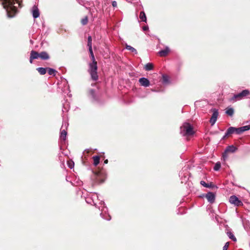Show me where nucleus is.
Returning <instances> with one entry per match:
<instances>
[{
	"label": "nucleus",
	"mask_w": 250,
	"mask_h": 250,
	"mask_svg": "<svg viewBox=\"0 0 250 250\" xmlns=\"http://www.w3.org/2000/svg\"><path fill=\"white\" fill-rule=\"evenodd\" d=\"M88 22L87 17H85L81 20V23L83 25H86Z\"/></svg>",
	"instance_id": "nucleus-28"
},
{
	"label": "nucleus",
	"mask_w": 250,
	"mask_h": 250,
	"mask_svg": "<svg viewBox=\"0 0 250 250\" xmlns=\"http://www.w3.org/2000/svg\"><path fill=\"white\" fill-rule=\"evenodd\" d=\"M66 124L65 123L64 127V124H63L61 129V133H60V140L63 141H65L66 139L67 136V131L66 130Z\"/></svg>",
	"instance_id": "nucleus-7"
},
{
	"label": "nucleus",
	"mask_w": 250,
	"mask_h": 250,
	"mask_svg": "<svg viewBox=\"0 0 250 250\" xmlns=\"http://www.w3.org/2000/svg\"><path fill=\"white\" fill-rule=\"evenodd\" d=\"M206 197L208 201L210 203H213L215 201V196L214 193L213 192H208L206 195Z\"/></svg>",
	"instance_id": "nucleus-10"
},
{
	"label": "nucleus",
	"mask_w": 250,
	"mask_h": 250,
	"mask_svg": "<svg viewBox=\"0 0 250 250\" xmlns=\"http://www.w3.org/2000/svg\"><path fill=\"white\" fill-rule=\"evenodd\" d=\"M101 216H102V218H103L104 219L106 220H110L111 219L110 216L109 215H108V214L105 213V215H104V213L102 212L101 213Z\"/></svg>",
	"instance_id": "nucleus-26"
},
{
	"label": "nucleus",
	"mask_w": 250,
	"mask_h": 250,
	"mask_svg": "<svg viewBox=\"0 0 250 250\" xmlns=\"http://www.w3.org/2000/svg\"><path fill=\"white\" fill-rule=\"evenodd\" d=\"M240 134H242L246 131L249 130L250 129V125H247L239 127Z\"/></svg>",
	"instance_id": "nucleus-14"
},
{
	"label": "nucleus",
	"mask_w": 250,
	"mask_h": 250,
	"mask_svg": "<svg viewBox=\"0 0 250 250\" xmlns=\"http://www.w3.org/2000/svg\"><path fill=\"white\" fill-rule=\"evenodd\" d=\"M9 17H13L18 12V7H21L22 0H0Z\"/></svg>",
	"instance_id": "nucleus-1"
},
{
	"label": "nucleus",
	"mask_w": 250,
	"mask_h": 250,
	"mask_svg": "<svg viewBox=\"0 0 250 250\" xmlns=\"http://www.w3.org/2000/svg\"><path fill=\"white\" fill-rule=\"evenodd\" d=\"M88 51L92 62L89 63V69L88 71L91 76L92 80L96 81L98 79V75L97 74V62L96 61L92 48H89Z\"/></svg>",
	"instance_id": "nucleus-2"
},
{
	"label": "nucleus",
	"mask_w": 250,
	"mask_h": 250,
	"mask_svg": "<svg viewBox=\"0 0 250 250\" xmlns=\"http://www.w3.org/2000/svg\"><path fill=\"white\" fill-rule=\"evenodd\" d=\"M229 246V242H227L224 246L223 247V250H228V247Z\"/></svg>",
	"instance_id": "nucleus-31"
},
{
	"label": "nucleus",
	"mask_w": 250,
	"mask_h": 250,
	"mask_svg": "<svg viewBox=\"0 0 250 250\" xmlns=\"http://www.w3.org/2000/svg\"><path fill=\"white\" fill-rule=\"evenodd\" d=\"M40 58L43 60H46L49 59V56L48 53L45 51H43L39 53Z\"/></svg>",
	"instance_id": "nucleus-12"
},
{
	"label": "nucleus",
	"mask_w": 250,
	"mask_h": 250,
	"mask_svg": "<svg viewBox=\"0 0 250 250\" xmlns=\"http://www.w3.org/2000/svg\"><path fill=\"white\" fill-rule=\"evenodd\" d=\"M32 15L34 18H37L40 16L39 10L38 7L34 5L32 9Z\"/></svg>",
	"instance_id": "nucleus-11"
},
{
	"label": "nucleus",
	"mask_w": 250,
	"mask_h": 250,
	"mask_svg": "<svg viewBox=\"0 0 250 250\" xmlns=\"http://www.w3.org/2000/svg\"><path fill=\"white\" fill-rule=\"evenodd\" d=\"M163 81L165 83H167L168 81V77L167 76H163Z\"/></svg>",
	"instance_id": "nucleus-32"
},
{
	"label": "nucleus",
	"mask_w": 250,
	"mask_h": 250,
	"mask_svg": "<svg viewBox=\"0 0 250 250\" xmlns=\"http://www.w3.org/2000/svg\"><path fill=\"white\" fill-rule=\"evenodd\" d=\"M139 82L142 86L145 87H147L150 84V82L149 80L147 79L144 77L140 78L139 80Z\"/></svg>",
	"instance_id": "nucleus-9"
},
{
	"label": "nucleus",
	"mask_w": 250,
	"mask_h": 250,
	"mask_svg": "<svg viewBox=\"0 0 250 250\" xmlns=\"http://www.w3.org/2000/svg\"><path fill=\"white\" fill-rule=\"evenodd\" d=\"M148 29V27L147 26H144L143 27V29L144 31H146Z\"/></svg>",
	"instance_id": "nucleus-34"
},
{
	"label": "nucleus",
	"mask_w": 250,
	"mask_h": 250,
	"mask_svg": "<svg viewBox=\"0 0 250 250\" xmlns=\"http://www.w3.org/2000/svg\"><path fill=\"white\" fill-rule=\"evenodd\" d=\"M125 48L129 51H130L131 52L134 53L135 54H137V51L136 49H135L134 47L131 46L130 45L126 44Z\"/></svg>",
	"instance_id": "nucleus-18"
},
{
	"label": "nucleus",
	"mask_w": 250,
	"mask_h": 250,
	"mask_svg": "<svg viewBox=\"0 0 250 250\" xmlns=\"http://www.w3.org/2000/svg\"><path fill=\"white\" fill-rule=\"evenodd\" d=\"M47 70L49 75L55 76L57 71L54 69L47 67Z\"/></svg>",
	"instance_id": "nucleus-16"
},
{
	"label": "nucleus",
	"mask_w": 250,
	"mask_h": 250,
	"mask_svg": "<svg viewBox=\"0 0 250 250\" xmlns=\"http://www.w3.org/2000/svg\"><path fill=\"white\" fill-rule=\"evenodd\" d=\"M169 51V48L167 47L165 49L161 50L159 52V54L161 57L166 56Z\"/></svg>",
	"instance_id": "nucleus-13"
},
{
	"label": "nucleus",
	"mask_w": 250,
	"mask_h": 250,
	"mask_svg": "<svg viewBox=\"0 0 250 250\" xmlns=\"http://www.w3.org/2000/svg\"><path fill=\"white\" fill-rule=\"evenodd\" d=\"M220 167H221V164L219 162H218L215 165L213 169L214 170L217 171L220 168Z\"/></svg>",
	"instance_id": "nucleus-27"
},
{
	"label": "nucleus",
	"mask_w": 250,
	"mask_h": 250,
	"mask_svg": "<svg viewBox=\"0 0 250 250\" xmlns=\"http://www.w3.org/2000/svg\"><path fill=\"white\" fill-rule=\"evenodd\" d=\"M37 70L40 74L44 75L46 73L47 68L38 67Z\"/></svg>",
	"instance_id": "nucleus-17"
},
{
	"label": "nucleus",
	"mask_w": 250,
	"mask_h": 250,
	"mask_svg": "<svg viewBox=\"0 0 250 250\" xmlns=\"http://www.w3.org/2000/svg\"><path fill=\"white\" fill-rule=\"evenodd\" d=\"M87 46L89 48H92V37L90 36L88 37L87 39Z\"/></svg>",
	"instance_id": "nucleus-25"
},
{
	"label": "nucleus",
	"mask_w": 250,
	"mask_h": 250,
	"mask_svg": "<svg viewBox=\"0 0 250 250\" xmlns=\"http://www.w3.org/2000/svg\"><path fill=\"white\" fill-rule=\"evenodd\" d=\"M93 164L94 166H97L100 162V157L98 156H94L93 157Z\"/></svg>",
	"instance_id": "nucleus-22"
},
{
	"label": "nucleus",
	"mask_w": 250,
	"mask_h": 250,
	"mask_svg": "<svg viewBox=\"0 0 250 250\" xmlns=\"http://www.w3.org/2000/svg\"><path fill=\"white\" fill-rule=\"evenodd\" d=\"M226 113L230 116H232L234 114V110L232 108H227Z\"/></svg>",
	"instance_id": "nucleus-24"
},
{
	"label": "nucleus",
	"mask_w": 250,
	"mask_h": 250,
	"mask_svg": "<svg viewBox=\"0 0 250 250\" xmlns=\"http://www.w3.org/2000/svg\"><path fill=\"white\" fill-rule=\"evenodd\" d=\"M33 60H34L33 59H31V57L30 56V62L31 63H32L33 62Z\"/></svg>",
	"instance_id": "nucleus-35"
},
{
	"label": "nucleus",
	"mask_w": 250,
	"mask_h": 250,
	"mask_svg": "<svg viewBox=\"0 0 250 250\" xmlns=\"http://www.w3.org/2000/svg\"><path fill=\"white\" fill-rule=\"evenodd\" d=\"M237 149L236 147L235 146H229L226 151H228V152H234L236 151V150Z\"/></svg>",
	"instance_id": "nucleus-19"
},
{
	"label": "nucleus",
	"mask_w": 250,
	"mask_h": 250,
	"mask_svg": "<svg viewBox=\"0 0 250 250\" xmlns=\"http://www.w3.org/2000/svg\"><path fill=\"white\" fill-rule=\"evenodd\" d=\"M250 92L248 89L243 90L241 92L239 93L234 95L233 99L236 100H240L244 99L245 97L249 95Z\"/></svg>",
	"instance_id": "nucleus-4"
},
{
	"label": "nucleus",
	"mask_w": 250,
	"mask_h": 250,
	"mask_svg": "<svg viewBox=\"0 0 250 250\" xmlns=\"http://www.w3.org/2000/svg\"><path fill=\"white\" fill-rule=\"evenodd\" d=\"M212 111L213 113L210 119V123L211 124V125H213L216 122L218 116V110L215 108L212 109Z\"/></svg>",
	"instance_id": "nucleus-8"
},
{
	"label": "nucleus",
	"mask_w": 250,
	"mask_h": 250,
	"mask_svg": "<svg viewBox=\"0 0 250 250\" xmlns=\"http://www.w3.org/2000/svg\"><path fill=\"white\" fill-rule=\"evenodd\" d=\"M233 133H236V134H240L239 132V127L236 128L232 126L229 127V128H228L226 132L225 133L224 137L229 136Z\"/></svg>",
	"instance_id": "nucleus-6"
},
{
	"label": "nucleus",
	"mask_w": 250,
	"mask_h": 250,
	"mask_svg": "<svg viewBox=\"0 0 250 250\" xmlns=\"http://www.w3.org/2000/svg\"><path fill=\"white\" fill-rule=\"evenodd\" d=\"M200 184H201V185H202L204 187H206V188H209V186L208 185V184H207L205 181H201L200 182Z\"/></svg>",
	"instance_id": "nucleus-29"
},
{
	"label": "nucleus",
	"mask_w": 250,
	"mask_h": 250,
	"mask_svg": "<svg viewBox=\"0 0 250 250\" xmlns=\"http://www.w3.org/2000/svg\"><path fill=\"white\" fill-rule=\"evenodd\" d=\"M139 17L142 21L146 22V17L144 11H142L140 12Z\"/></svg>",
	"instance_id": "nucleus-20"
},
{
	"label": "nucleus",
	"mask_w": 250,
	"mask_h": 250,
	"mask_svg": "<svg viewBox=\"0 0 250 250\" xmlns=\"http://www.w3.org/2000/svg\"><path fill=\"white\" fill-rule=\"evenodd\" d=\"M112 5L113 7H116L117 6V3L116 1H113L112 2Z\"/></svg>",
	"instance_id": "nucleus-33"
},
{
	"label": "nucleus",
	"mask_w": 250,
	"mask_h": 250,
	"mask_svg": "<svg viewBox=\"0 0 250 250\" xmlns=\"http://www.w3.org/2000/svg\"><path fill=\"white\" fill-rule=\"evenodd\" d=\"M74 163L72 161L68 162V166L70 168H72L74 167Z\"/></svg>",
	"instance_id": "nucleus-30"
},
{
	"label": "nucleus",
	"mask_w": 250,
	"mask_h": 250,
	"mask_svg": "<svg viewBox=\"0 0 250 250\" xmlns=\"http://www.w3.org/2000/svg\"><path fill=\"white\" fill-rule=\"evenodd\" d=\"M108 162V160H105L104 162V164H107Z\"/></svg>",
	"instance_id": "nucleus-36"
},
{
	"label": "nucleus",
	"mask_w": 250,
	"mask_h": 250,
	"mask_svg": "<svg viewBox=\"0 0 250 250\" xmlns=\"http://www.w3.org/2000/svg\"><path fill=\"white\" fill-rule=\"evenodd\" d=\"M153 68V65L152 63H147L145 66V69L146 71H149Z\"/></svg>",
	"instance_id": "nucleus-21"
},
{
	"label": "nucleus",
	"mask_w": 250,
	"mask_h": 250,
	"mask_svg": "<svg viewBox=\"0 0 250 250\" xmlns=\"http://www.w3.org/2000/svg\"><path fill=\"white\" fill-rule=\"evenodd\" d=\"M227 235L229 238V239H231L233 241H236V238L234 236L233 233L231 231L227 232Z\"/></svg>",
	"instance_id": "nucleus-23"
},
{
	"label": "nucleus",
	"mask_w": 250,
	"mask_h": 250,
	"mask_svg": "<svg viewBox=\"0 0 250 250\" xmlns=\"http://www.w3.org/2000/svg\"><path fill=\"white\" fill-rule=\"evenodd\" d=\"M180 129L181 133L184 136H189L194 133L193 127L189 123H184Z\"/></svg>",
	"instance_id": "nucleus-3"
},
{
	"label": "nucleus",
	"mask_w": 250,
	"mask_h": 250,
	"mask_svg": "<svg viewBox=\"0 0 250 250\" xmlns=\"http://www.w3.org/2000/svg\"><path fill=\"white\" fill-rule=\"evenodd\" d=\"M30 56L31 57V59H37L40 58L39 53L33 50L31 51Z\"/></svg>",
	"instance_id": "nucleus-15"
},
{
	"label": "nucleus",
	"mask_w": 250,
	"mask_h": 250,
	"mask_svg": "<svg viewBox=\"0 0 250 250\" xmlns=\"http://www.w3.org/2000/svg\"><path fill=\"white\" fill-rule=\"evenodd\" d=\"M229 202L231 204L235 206L240 207L243 205L242 202L235 195H232L229 197Z\"/></svg>",
	"instance_id": "nucleus-5"
}]
</instances>
